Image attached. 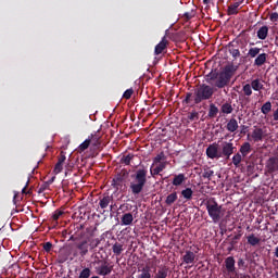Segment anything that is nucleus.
Wrapping results in <instances>:
<instances>
[{"mask_svg":"<svg viewBox=\"0 0 278 278\" xmlns=\"http://www.w3.org/2000/svg\"><path fill=\"white\" fill-rule=\"evenodd\" d=\"M149 175V170L144 167L138 168L135 170V173L131 175V182L129 186V189L131 191V194L134 197H138L144 190V186H147V177Z\"/></svg>","mask_w":278,"mask_h":278,"instance_id":"1","label":"nucleus"},{"mask_svg":"<svg viewBox=\"0 0 278 278\" xmlns=\"http://www.w3.org/2000/svg\"><path fill=\"white\" fill-rule=\"evenodd\" d=\"M204 205L213 223H220V219L225 217L226 210L223 207V205L218 204L216 198H210L206 200Z\"/></svg>","mask_w":278,"mask_h":278,"instance_id":"2","label":"nucleus"},{"mask_svg":"<svg viewBox=\"0 0 278 278\" xmlns=\"http://www.w3.org/2000/svg\"><path fill=\"white\" fill-rule=\"evenodd\" d=\"M214 97V87L202 84L197 87L193 93V101L195 105L203 103V101H210Z\"/></svg>","mask_w":278,"mask_h":278,"instance_id":"3","label":"nucleus"},{"mask_svg":"<svg viewBox=\"0 0 278 278\" xmlns=\"http://www.w3.org/2000/svg\"><path fill=\"white\" fill-rule=\"evenodd\" d=\"M238 71V67L235 65H227L225 66L224 71L217 75V80L215 81V88H225V86L229 85L231 78Z\"/></svg>","mask_w":278,"mask_h":278,"instance_id":"4","label":"nucleus"},{"mask_svg":"<svg viewBox=\"0 0 278 278\" xmlns=\"http://www.w3.org/2000/svg\"><path fill=\"white\" fill-rule=\"evenodd\" d=\"M92 265L94 266L96 274L100 277H108L114 270V266L110 265V262L105 258H97L92 262Z\"/></svg>","mask_w":278,"mask_h":278,"instance_id":"5","label":"nucleus"},{"mask_svg":"<svg viewBox=\"0 0 278 278\" xmlns=\"http://www.w3.org/2000/svg\"><path fill=\"white\" fill-rule=\"evenodd\" d=\"M128 176L129 172H127V169H122L113 177L111 186L115 188V190H123V186H125Z\"/></svg>","mask_w":278,"mask_h":278,"instance_id":"6","label":"nucleus"},{"mask_svg":"<svg viewBox=\"0 0 278 278\" xmlns=\"http://www.w3.org/2000/svg\"><path fill=\"white\" fill-rule=\"evenodd\" d=\"M233 151H236V147H233V142L231 141L222 142V151H219L222 157H226V160H229L231 155H233Z\"/></svg>","mask_w":278,"mask_h":278,"instance_id":"7","label":"nucleus"},{"mask_svg":"<svg viewBox=\"0 0 278 278\" xmlns=\"http://www.w3.org/2000/svg\"><path fill=\"white\" fill-rule=\"evenodd\" d=\"M206 156L210 160H220L222 154L218 151V143L214 142L206 148Z\"/></svg>","mask_w":278,"mask_h":278,"instance_id":"8","label":"nucleus"},{"mask_svg":"<svg viewBox=\"0 0 278 278\" xmlns=\"http://www.w3.org/2000/svg\"><path fill=\"white\" fill-rule=\"evenodd\" d=\"M251 138L253 142H262V140L266 138V131H264L263 128L255 127V129L251 134Z\"/></svg>","mask_w":278,"mask_h":278,"instance_id":"9","label":"nucleus"},{"mask_svg":"<svg viewBox=\"0 0 278 278\" xmlns=\"http://www.w3.org/2000/svg\"><path fill=\"white\" fill-rule=\"evenodd\" d=\"M268 173H277L278 170V156H271L266 162Z\"/></svg>","mask_w":278,"mask_h":278,"instance_id":"10","label":"nucleus"},{"mask_svg":"<svg viewBox=\"0 0 278 278\" xmlns=\"http://www.w3.org/2000/svg\"><path fill=\"white\" fill-rule=\"evenodd\" d=\"M167 47H168V39H166V36H164L162 40L155 46L154 54L161 55V53H164V51H166Z\"/></svg>","mask_w":278,"mask_h":278,"instance_id":"11","label":"nucleus"},{"mask_svg":"<svg viewBox=\"0 0 278 278\" xmlns=\"http://www.w3.org/2000/svg\"><path fill=\"white\" fill-rule=\"evenodd\" d=\"M225 267L229 275H235L236 273V258L233 256H228L225 260Z\"/></svg>","mask_w":278,"mask_h":278,"instance_id":"12","label":"nucleus"},{"mask_svg":"<svg viewBox=\"0 0 278 278\" xmlns=\"http://www.w3.org/2000/svg\"><path fill=\"white\" fill-rule=\"evenodd\" d=\"M244 3V0H237L228 7V16H236L238 14V8Z\"/></svg>","mask_w":278,"mask_h":278,"instance_id":"13","label":"nucleus"},{"mask_svg":"<svg viewBox=\"0 0 278 278\" xmlns=\"http://www.w3.org/2000/svg\"><path fill=\"white\" fill-rule=\"evenodd\" d=\"M76 249H78L79 255L81 257H86V255H88V249H89L88 240L86 239V240L78 242L76 244Z\"/></svg>","mask_w":278,"mask_h":278,"instance_id":"14","label":"nucleus"},{"mask_svg":"<svg viewBox=\"0 0 278 278\" xmlns=\"http://www.w3.org/2000/svg\"><path fill=\"white\" fill-rule=\"evenodd\" d=\"M268 60V54L266 52L260 53L255 60H254V66L257 68H261V66H264Z\"/></svg>","mask_w":278,"mask_h":278,"instance_id":"15","label":"nucleus"},{"mask_svg":"<svg viewBox=\"0 0 278 278\" xmlns=\"http://www.w3.org/2000/svg\"><path fill=\"white\" fill-rule=\"evenodd\" d=\"M137 278H151V267L146 265L142 268H138Z\"/></svg>","mask_w":278,"mask_h":278,"instance_id":"16","label":"nucleus"},{"mask_svg":"<svg viewBox=\"0 0 278 278\" xmlns=\"http://www.w3.org/2000/svg\"><path fill=\"white\" fill-rule=\"evenodd\" d=\"M268 26L264 25L260 27L258 30L256 31V37L258 38V40H266L268 38Z\"/></svg>","mask_w":278,"mask_h":278,"instance_id":"17","label":"nucleus"},{"mask_svg":"<svg viewBox=\"0 0 278 278\" xmlns=\"http://www.w3.org/2000/svg\"><path fill=\"white\" fill-rule=\"evenodd\" d=\"M194 260H197V254L192 251H186L185 255L182 256V262L185 264H194Z\"/></svg>","mask_w":278,"mask_h":278,"instance_id":"18","label":"nucleus"},{"mask_svg":"<svg viewBox=\"0 0 278 278\" xmlns=\"http://www.w3.org/2000/svg\"><path fill=\"white\" fill-rule=\"evenodd\" d=\"M168 266H160L153 278H166L168 277Z\"/></svg>","mask_w":278,"mask_h":278,"instance_id":"19","label":"nucleus"},{"mask_svg":"<svg viewBox=\"0 0 278 278\" xmlns=\"http://www.w3.org/2000/svg\"><path fill=\"white\" fill-rule=\"evenodd\" d=\"M226 129H227V131H230V134L238 131V119L230 118L226 125Z\"/></svg>","mask_w":278,"mask_h":278,"instance_id":"20","label":"nucleus"},{"mask_svg":"<svg viewBox=\"0 0 278 278\" xmlns=\"http://www.w3.org/2000/svg\"><path fill=\"white\" fill-rule=\"evenodd\" d=\"M114 201V198L112 195H104L102 199H100L99 205L101 210H105L110 203Z\"/></svg>","mask_w":278,"mask_h":278,"instance_id":"21","label":"nucleus"},{"mask_svg":"<svg viewBox=\"0 0 278 278\" xmlns=\"http://www.w3.org/2000/svg\"><path fill=\"white\" fill-rule=\"evenodd\" d=\"M131 223H134V214L131 213H126L122 216L121 218V225L124 226H129L131 225Z\"/></svg>","mask_w":278,"mask_h":278,"instance_id":"22","label":"nucleus"},{"mask_svg":"<svg viewBox=\"0 0 278 278\" xmlns=\"http://www.w3.org/2000/svg\"><path fill=\"white\" fill-rule=\"evenodd\" d=\"M168 163H159V165H156V167L151 168L150 173L152 175V177H155V175H160V173H162L164 170V168H166Z\"/></svg>","mask_w":278,"mask_h":278,"instance_id":"23","label":"nucleus"},{"mask_svg":"<svg viewBox=\"0 0 278 278\" xmlns=\"http://www.w3.org/2000/svg\"><path fill=\"white\" fill-rule=\"evenodd\" d=\"M207 116H208V118H216V116H218V106H216V104L211 103L208 105Z\"/></svg>","mask_w":278,"mask_h":278,"instance_id":"24","label":"nucleus"},{"mask_svg":"<svg viewBox=\"0 0 278 278\" xmlns=\"http://www.w3.org/2000/svg\"><path fill=\"white\" fill-rule=\"evenodd\" d=\"M87 242H88V247H89L90 251H92V250L97 249V247H99V244H101V239L88 238Z\"/></svg>","mask_w":278,"mask_h":278,"instance_id":"25","label":"nucleus"},{"mask_svg":"<svg viewBox=\"0 0 278 278\" xmlns=\"http://www.w3.org/2000/svg\"><path fill=\"white\" fill-rule=\"evenodd\" d=\"M134 157H136V155L131 153L123 155L119 160V164H125L126 166H129V164H131V162L134 161Z\"/></svg>","mask_w":278,"mask_h":278,"instance_id":"26","label":"nucleus"},{"mask_svg":"<svg viewBox=\"0 0 278 278\" xmlns=\"http://www.w3.org/2000/svg\"><path fill=\"white\" fill-rule=\"evenodd\" d=\"M250 86L256 91L260 92V90H264V84H262V80L258 78L251 81Z\"/></svg>","mask_w":278,"mask_h":278,"instance_id":"27","label":"nucleus"},{"mask_svg":"<svg viewBox=\"0 0 278 278\" xmlns=\"http://www.w3.org/2000/svg\"><path fill=\"white\" fill-rule=\"evenodd\" d=\"M251 152V143L250 142H244L241 148H240V153L242 157H247Z\"/></svg>","mask_w":278,"mask_h":278,"instance_id":"28","label":"nucleus"},{"mask_svg":"<svg viewBox=\"0 0 278 278\" xmlns=\"http://www.w3.org/2000/svg\"><path fill=\"white\" fill-rule=\"evenodd\" d=\"M218 75L219 73L218 72H210L206 76H205V79H206V83L208 84H214V81H216L218 79Z\"/></svg>","mask_w":278,"mask_h":278,"instance_id":"29","label":"nucleus"},{"mask_svg":"<svg viewBox=\"0 0 278 278\" xmlns=\"http://www.w3.org/2000/svg\"><path fill=\"white\" fill-rule=\"evenodd\" d=\"M185 181H186V175L184 174L175 175L173 179V186H181V184H184Z\"/></svg>","mask_w":278,"mask_h":278,"instance_id":"30","label":"nucleus"},{"mask_svg":"<svg viewBox=\"0 0 278 278\" xmlns=\"http://www.w3.org/2000/svg\"><path fill=\"white\" fill-rule=\"evenodd\" d=\"M271 111H273V103L270 101L265 102L261 108V112L262 114H265V116L267 114H270Z\"/></svg>","mask_w":278,"mask_h":278,"instance_id":"31","label":"nucleus"},{"mask_svg":"<svg viewBox=\"0 0 278 278\" xmlns=\"http://www.w3.org/2000/svg\"><path fill=\"white\" fill-rule=\"evenodd\" d=\"M262 51V48L258 47H252L248 51V58H251L252 60L256 58Z\"/></svg>","mask_w":278,"mask_h":278,"instance_id":"32","label":"nucleus"},{"mask_svg":"<svg viewBox=\"0 0 278 278\" xmlns=\"http://www.w3.org/2000/svg\"><path fill=\"white\" fill-rule=\"evenodd\" d=\"M192 194H194L192 188H186L181 191V197H184V199H186L187 201H192Z\"/></svg>","mask_w":278,"mask_h":278,"instance_id":"33","label":"nucleus"},{"mask_svg":"<svg viewBox=\"0 0 278 278\" xmlns=\"http://www.w3.org/2000/svg\"><path fill=\"white\" fill-rule=\"evenodd\" d=\"M222 114H231L233 112V106H231V103L225 102L222 108Z\"/></svg>","mask_w":278,"mask_h":278,"instance_id":"34","label":"nucleus"},{"mask_svg":"<svg viewBox=\"0 0 278 278\" xmlns=\"http://www.w3.org/2000/svg\"><path fill=\"white\" fill-rule=\"evenodd\" d=\"M241 92L243 97H251V94H253V89L251 87V84L243 85Z\"/></svg>","mask_w":278,"mask_h":278,"instance_id":"35","label":"nucleus"},{"mask_svg":"<svg viewBox=\"0 0 278 278\" xmlns=\"http://www.w3.org/2000/svg\"><path fill=\"white\" fill-rule=\"evenodd\" d=\"M261 239L255 237L254 233L250 235L248 237V243H250L251 247H257V244H260Z\"/></svg>","mask_w":278,"mask_h":278,"instance_id":"36","label":"nucleus"},{"mask_svg":"<svg viewBox=\"0 0 278 278\" xmlns=\"http://www.w3.org/2000/svg\"><path fill=\"white\" fill-rule=\"evenodd\" d=\"M90 142H93V147H99L101 144V136L94 134V135H90L89 137Z\"/></svg>","mask_w":278,"mask_h":278,"instance_id":"37","label":"nucleus"},{"mask_svg":"<svg viewBox=\"0 0 278 278\" xmlns=\"http://www.w3.org/2000/svg\"><path fill=\"white\" fill-rule=\"evenodd\" d=\"M166 160V154L164 152H160L153 160V164H162Z\"/></svg>","mask_w":278,"mask_h":278,"instance_id":"38","label":"nucleus"},{"mask_svg":"<svg viewBox=\"0 0 278 278\" xmlns=\"http://www.w3.org/2000/svg\"><path fill=\"white\" fill-rule=\"evenodd\" d=\"M175 201H177V192H173V193L168 194L165 200V203H166V205H173V203H175Z\"/></svg>","mask_w":278,"mask_h":278,"instance_id":"39","label":"nucleus"},{"mask_svg":"<svg viewBox=\"0 0 278 278\" xmlns=\"http://www.w3.org/2000/svg\"><path fill=\"white\" fill-rule=\"evenodd\" d=\"M90 275H92V270H90L89 267H85L80 273L78 278H90Z\"/></svg>","mask_w":278,"mask_h":278,"instance_id":"40","label":"nucleus"},{"mask_svg":"<svg viewBox=\"0 0 278 278\" xmlns=\"http://www.w3.org/2000/svg\"><path fill=\"white\" fill-rule=\"evenodd\" d=\"M112 251H113L114 255H121V253H123V244L116 242V243L112 247Z\"/></svg>","mask_w":278,"mask_h":278,"instance_id":"41","label":"nucleus"},{"mask_svg":"<svg viewBox=\"0 0 278 278\" xmlns=\"http://www.w3.org/2000/svg\"><path fill=\"white\" fill-rule=\"evenodd\" d=\"M242 162V154L240 153H236L233 156H232V164L233 166H236L238 168V166H240V163Z\"/></svg>","mask_w":278,"mask_h":278,"instance_id":"42","label":"nucleus"},{"mask_svg":"<svg viewBox=\"0 0 278 278\" xmlns=\"http://www.w3.org/2000/svg\"><path fill=\"white\" fill-rule=\"evenodd\" d=\"M188 121H199V112L193 111L191 113L188 114L187 116Z\"/></svg>","mask_w":278,"mask_h":278,"instance_id":"43","label":"nucleus"},{"mask_svg":"<svg viewBox=\"0 0 278 278\" xmlns=\"http://www.w3.org/2000/svg\"><path fill=\"white\" fill-rule=\"evenodd\" d=\"M202 177L204 179H212V177H214V170L205 169L204 173L202 174Z\"/></svg>","mask_w":278,"mask_h":278,"instance_id":"44","label":"nucleus"},{"mask_svg":"<svg viewBox=\"0 0 278 278\" xmlns=\"http://www.w3.org/2000/svg\"><path fill=\"white\" fill-rule=\"evenodd\" d=\"M50 185L51 182H43L42 185H40V187L38 188V193L42 194V192H45L46 190H49Z\"/></svg>","mask_w":278,"mask_h":278,"instance_id":"45","label":"nucleus"},{"mask_svg":"<svg viewBox=\"0 0 278 278\" xmlns=\"http://www.w3.org/2000/svg\"><path fill=\"white\" fill-rule=\"evenodd\" d=\"M237 264H238V268H241L242 270H247L248 265L244 258H239Z\"/></svg>","mask_w":278,"mask_h":278,"instance_id":"46","label":"nucleus"},{"mask_svg":"<svg viewBox=\"0 0 278 278\" xmlns=\"http://www.w3.org/2000/svg\"><path fill=\"white\" fill-rule=\"evenodd\" d=\"M64 163L58 162L54 166V173L55 175H60V173L63 170Z\"/></svg>","mask_w":278,"mask_h":278,"instance_id":"47","label":"nucleus"},{"mask_svg":"<svg viewBox=\"0 0 278 278\" xmlns=\"http://www.w3.org/2000/svg\"><path fill=\"white\" fill-rule=\"evenodd\" d=\"M229 53H230V55H232V58H235V59L240 58V50H239V49L230 48V49H229Z\"/></svg>","mask_w":278,"mask_h":278,"instance_id":"48","label":"nucleus"},{"mask_svg":"<svg viewBox=\"0 0 278 278\" xmlns=\"http://www.w3.org/2000/svg\"><path fill=\"white\" fill-rule=\"evenodd\" d=\"M88 147H90V139H86L80 146H79V149L81 151H86V149H88Z\"/></svg>","mask_w":278,"mask_h":278,"instance_id":"49","label":"nucleus"},{"mask_svg":"<svg viewBox=\"0 0 278 278\" xmlns=\"http://www.w3.org/2000/svg\"><path fill=\"white\" fill-rule=\"evenodd\" d=\"M190 101H192V92H187L182 103H185L186 105H190Z\"/></svg>","mask_w":278,"mask_h":278,"instance_id":"50","label":"nucleus"},{"mask_svg":"<svg viewBox=\"0 0 278 278\" xmlns=\"http://www.w3.org/2000/svg\"><path fill=\"white\" fill-rule=\"evenodd\" d=\"M51 249H53V243L51 242L43 243V251H46V253H51Z\"/></svg>","mask_w":278,"mask_h":278,"instance_id":"51","label":"nucleus"},{"mask_svg":"<svg viewBox=\"0 0 278 278\" xmlns=\"http://www.w3.org/2000/svg\"><path fill=\"white\" fill-rule=\"evenodd\" d=\"M62 214H64L63 211L56 210L53 215H52V219L53 220H60V216H62Z\"/></svg>","mask_w":278,"mask_h":278,"instance_id":"52","label":"nucleus"},{"mask_svg":"<svg viewBox=\"0 0 278 278\" xmlns=\"http://www.w3.org/2000/svg\"><path fill=\"white\" fill-rule=\"evenodd\" d=\"M134 94V89H127L124 94H123V98L124 99H131V96Z\"/></svg>","mask_w":278,"mask_h":278,"instance_id":"53","label":"nucleus"},{"mask_svg":"<svg viewBox=\"0 0 278 278\" xmlns=\"http://www.w3.org/2000/svg\"><path fill=\"white\" fill-rule=\"evenodd\" d=\"M269 21H271V23H277L278 13L277 12L271 13L270 16H269Z\"/></svg>","mask_w":278,"mask_h":278,"instance_id":"54","label":"nucleus"},{"mask_svg":"<svg viewBox=\"0 0 278 278\" xmlns=\"http://www.w3.org/2000/svg\"><path fill=\"white\" fill-rule=\"evenodd\" d=\"M59 163L64 164V162H66V155L64 154V152H61V154L59 155Z\"/></svg>","mask_w":278,"mask_h":278,"instance_id":"55","label":"nucleus"},{"mask_svg":"<svg viewBox=\"0 0 278 278\" xmlns=\"http://www.w3.org/2000/svg\"><path fill=\"white\" fill-rule=\"evenodd\" d=\"M235 277L236 278H251V276L250 275H247V274H238V273H235Z\"/></svg>","mask_w":278,"mask_h":278,"instance_id":"56","label":"nucleus"},{"mask_svg":"<svg viewBox=\"0 0 278 278\" xmlns=\"http://www.w3.org/2000/svg\"><path fill=\"white\" fill-rule=\"evenodd\" d=\"M273 121H278V108L273 113Z\"/></svg>","mask_w":278,"mask_h":278,"instance_id":"57","label":"nucleus"},{"mask_svg":"<svg viewBox=\"0 0 278 278\" xmlns=\"http://www.w3.org/2000/svg\"><path fill=\"white\" fill-rule=\"evenodd\" d=\"M27 186H29V181H27L25 187L22 189V194H27Z\"/></svg>","mask_w":278,"mask_h":278,"instance_id":"58","label":"nucleus"},{"mask_svg":"<svg viewBox=\"0 0 278 278\" xmlns=\"http://www.w3.org/2000/svg\"><path fill=\"white\" fill-rule=\"evenodd\" d=\"M274 255H275V257H277V260H278V245L275 248Z\"/></svg>","mask_w":278,"mask_h":278,"instance_id":"59","label":"nucleus"},{"mask_svg":"<svg viewBox=\"0 0 278 278\" xmlns=\"http://www.w3.org/2000/svg\"><path fill=\"white\" fill-rule=\"evenodd\" d=\"M240 238H241V235H236V236L232 238V240H235V241L238 242V240H240Z\"/></svg>","mask_w":278,"mask_h":278,"instance_id":"60","label":"nucleus"},{"mask_svg":"<svg viewBox=\"0 0 278 278\" xmlns=\"http://www.w3.org/2000/svg\"><path fill=\"white\" fill-rule=\"evenodd\" d=\"M237 244H238V241H236V240H233V239L230 241V245H231V247H236Z\"/></svg>","mask_w":278,"mask_h":278,"instance_id":"61","label":"nucleus"},{"mask_svg":"<svg viewBox=\"0 0 278 278\" xmlns=\"http://www.w3.org/2000/svg\"><path fill=\"white\" fill-rule=\"evenodd\" d=\"M242 127V130H241V134H247L245 131H244V129H247V126H241Z\"/></svg>","mask_w":278,"mask_h":278,"instance_id":"62","label":"nucleus"},{"mask_svg":"<svg viewBox=\"0 0 278 278\" xmlns=\"http://www.w3.org/2000/svg\"><path fill=\"white\" fill-rule=\"evenodd\" d=\"M124 207H126V210H127L126 204H121V206H119V208H118V210H123Z\"/></svg>","mask_w":278,"mask_h":278,"instance_id":"63","label":"nucleus"},{"mask_svg":"<svg viewBox=\"0 0 278 278\" xmlns=\"http://www.w3.org/2000/svg\"><path fill=\"white\" fill-rule=\"evenodd\" d=\"M275 277L278 278V271H275Z\"/></svg>","mask_w":278,"mask_h":278,"instance_id":"64","label":"nucleus"}]
</instances>
